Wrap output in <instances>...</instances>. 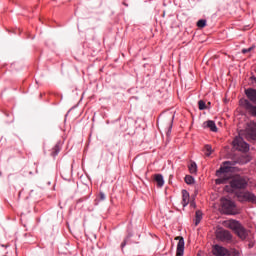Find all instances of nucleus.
<instances>
[{"label":"nucleus","mask_w":256,"mask_h":256,"mask_svg":"<svg viewBox=\"0 0 256 256\" xmlns=\"http://www.w3.org/2000/svg\"><path fill=\"white\" fill-rule=\"evenodd\" d=\"M251 161V156L243 154L230 161H225L222 163L220 169L216 172L218 177L215 182L216 185H225V183H230V187L235 189H245L247 187V178L243 176H233L231 173L239 171L235 165H245Z\"/></svg>","instance_id":"f257e3e1"},{"label":"nucleus","mask_w":256,"mask_h":256,"mask_svg":"<svg viewBox=\"0 0 256 256\" xmlns=\"http://www.w3.org/2000/svg\"><path fill=\"white\" fill-rule=\"evenodd\" d=\"M226 226L228 227V229H232V231H234V233H236L239 239H242V241H245V239H247L249 232L247 231V229H245V227H243V225H241V223H239V221L229 220L228 222H226Z\"/></svg>","instance_id":"f03ea898"},{"label":"nucleus","mask_w":256,"mask_h":256,"mask_svg":"<svg viewBox=\"0 0 256 256\" xmlns=\"http://www.w3.org/2000/svg\"><path fill=\"white\" fill-rule=\"evenodd\" d=\"M238 201L241 203H254L256 205V195L249 191H241L236 193Z\"/></svg>","instance_id":"7ed1b4c3"},{"label":"nucleus","mask_w":256,"mask_h":256,"mask_svg":"<svg viewBox=\"0 0 256 256\" xmlns=\"http://www.w3.org/2000/svg\"><path fill=\"white\" fill-rule=\"evenodd\" d=\"M221 207L226 215H235V202L227 198H221Z\"/></svg>","instance_id":"20e7f679"},{"label":"nucleus","mask_w":256,"mask_h":256,"mask_svg":"<svg viewBox=\"0 0 256 256\" xmlns=\"http://www.w3.org/2000/svg\"><path fill=\"white\" fill-rule=\"evenodd\" d=\"M216 238L223 243H231V241H233V235H231L229 230L225 229L216 230Z\"/></svg>","instance_id":"39448f33"},{"label":"nucleus","mask_w":256,"mask_h":256,"mask_svg":"<svg viewBox=\"0 0 256 256\" xmlns=\"http://www.w3.org/2000/svg\"><path fill=\"white\" fill-rule=\"evenodd\" d=\"M234 149L236 151H242L243 153H246V151H249V144L243 141V138L236 137L234 141L232 142Z\"/></svg>","instance_id":"423d86ee"},{"label":"nucleus","mask_w":256,"mask_h":256,"mask_svg":"<svg viewBox=\"0 0 256 256\" xmlns=\"http://www.w3.org/2000/svg\"><path fill=\"white\" fill-rule=\"evenodd\" d=\"M212 253L215 256H231V251H229V249L218 244H215L212 247Z\"/></svg>","instance_id":"0eeeda50"},{"label":"nucleus","mask_w":256,"mask_h":256,"mask_svg":"<svg viewBox=\"0 0 256 256\" xmlns=\"http://www.w3.org/2000/svg\"><path fill=\"white\" fill-rule=\"evenodd\" d=\"M246 139L248 141H255L256 140V124L252 123L249 124L245 130Z\"/></svg>","instance_id":"6e6552de"},{"label":"nucleus","mask_w":256,"mask_h":256,"mask_svg":"<svg viewBox=\"0 0 256 256\" xmlns=\"http://www.w3.org/2000/svg\"><path fill=\"white\" fill-rule=\"evenodd\" d=\"M175 240L178 241L176 256H183L185 251V239L182 236H177Z\"/></svg>","instance_id":"1a4fd4ad"},{"label":"nucleus","mask_w":256,"mask_h":256,"mask_svg":"<svg viewBox=\"0 0 256 256\" xmlns=\"http://www.w3.org/2000/svg\"><path fill=\"white\" fill-rule=\"evenodd\" d=\"M243 107H245V109L247 111H249L251 113V115H253L254 117H256V106H254L253 104L250 103L249 100H244L242 102Z\"/></svg>","instance_id":"9d476101"},{"label":"nucleus","mask_w":256,"mask_h":256,"mask_svg":"<svg viewBox=\"0 0 256 256\" xmlns=\"http://www.w3.org/2000/svg\"><path fill=\"white\" fill-rule=\"evenodd\" d=\"M245 94L249 99V101H251V103H254L256 105V90L253 88H248L245 90Z\"/></svg>","instance_id":"9b49d317"},{"label":"nucleus","mask_w":256,"mask_h":256,"mask_svg":"<svg viewBox=\"0 0 256 256\" xmlns=\"http://www.w3.org/2000/svg\"><path fill=\"white\" fill-rule=\"evenodd\" d=\"M182 205L183 207L189 205V192H187V190H182Z\"/></svg>","instance_id":"f8f14e48"},{"label":"nucleus","mask_w":256,"mask_h":256,"mask_svg":"<svg viewBox=\"0 0 256 256\" xmlns=\"http://www.w3.org/2000/svg\"><path fill=\"white\" fill-rule=\"evenodd\" d=\"M154 181H156L158 187L165 185V180H163V175L161 174L154 175Z\"/></svg>","instance_id":"ddd939ff"},{"label":"nucleus","mask_w":256,"mask_h":256,"mask_svg":"<svg viewBox=\"0 0 256 256\" xmlns=\"http://www.w3.org/2000/svg\"><path fill=\"white\" fill-rule=\"evenodd\" d=\"M201 219H203V212L201 210H197L195 214V225H199L201 223Z\"/></svg>","instance_id":"4468645a"},{"label":"nucleus","mask_w":256,"mask_h":256,"mask_svg":"<svg viewBox=\"0 0 256 256\" xmlns=\"http://www.w3.org/2000/svg\"><path fill=\"white\" fill-rule=\"evenodd\" d=\"M206 123H207V127L210 130H212L214 133H217V125L215 124V122H213L212 120H209Z\"/></svg>","instance_id":"2eb2a0df"},{"label":"nucleus","mask_w":256,"mask_h":256,"mask_svg":"<svg viewBox=\"0 0 256 256\" xmlns=\"http://www.w3.org/2000/svg\"><path fill=\"white\" fill-rule=\"evenodd\" d=\"M188 169L190 173H197V163L191 162L190 165H188Z\"/></svg>","instance_id":"dca6fc26"},{"label":"nucleus","mask_w":256,"mask_h":256,"mask_svg":"<svg viewBox=\"0 0 256 256\" xmlns=\"http://www.w3.org/2000/svg\"><path fill=\"white\" fill-rule=\"evenodd\" d=\"M185 183H187V185H193V183H195V178H193V176L191 175H187L184 178Z\"/></svg>","instance_id":"f3484780"},{"label":"nucleus","mask_w":256,"mask_h":256,"mask_svg":"<svg viewBox=\"0 0 256 256\" xmlns=\"http://www.w3.org/2000/svg\"><path fill=\"white\" fill-rule=\"evenodd\" d=\"M197 27H199V29H203L204 27H207V20L205 19L198 20Z\"/></svg>","instance_id":"a211bd4d"},{"label":"nucleus","mask_w":256,"mask_h":256,"mask_svg":"<svg viewBox=\"0 0 256 256\" xmlns=\"http://www.w3.org/2000/svg\"><path fill=\"white\" fill-rule=\"evenodd\" d=\"M198 106H199L200 111H204V109H207V105L205 104V101H203V100H200L198 102Z\"/></svg>","instance_id":"6ab92c4d"},{"label":"nucleus","mask_w":256,"mask_h":256,"mask_svg":"<svg viewBox=\"0 0 256 256\" xmlns=\"http://www.w3.org/2000/svg\"><path fill=\"white\" fill-rule=\"evenodd\" d=\"M61 151V148H59V145H56L52 150L53 157L57 156L59 152Z\"/></svg>","instance_id":"aec40b11"},{"label":"nucleus","mask_w":256,"mask_h":256,"mask_svg":"<svg viewBox=\"0 0 256 256\" xmlns=\"http://www.w3.org/2000/svg\"><path fill=\"white\" fill-rule=\"evenodd\" d=\"M205 151H207L206 157H209L211 153H213V149L211 148V145H205Z\"/></svg>","instance_id":"412c9836"},{"label":"nucleus","mask_w":256,"mask_h":256,"mask_svg":"<svg viewBox=\"0 0 256 256\" xmlns=\"http://www.w3.org/2000/svg\"><path fill=\"white\" fill-rule=\"evenodd\" d=\"M231 255L230 256H241V252H239L238 250H233L232 252H230Z\"/></svg>","instance_id":"4be33fe9"},{"label":"nucleus","mask_w":256,"mask_h":256,"mask_svg":"<svg viewBox=\"0 0 256 256\" xmlns=\"http://www.w3.org/2000/svg\"><path fill=\"white\" fill-rule=\"evenodd\" d=\"M250 51H253V47H250V48H248V49H243L242 50V53H250Z\"/></svg>","instance_id":"5701e85b"},{"label":"nucleus","mask_w":256,"mask_h":256,"mask_svg":"<svg viewBox=\"0 0 256 256\" xmlns=\"http://www.w3.org/2000/svg\"><path fill=\"white\" fill-rule=\"evenodd\" d=\"M171 127H173V119H171V121H170V126L168 129L167 135H169V133H171Z\"/></svg>","instance_id":"b1692460"},{"label":"nucleus","mask_w":256,"mask_h":256,"mask_svg":"<svg viewBox=\"0 0 256 256\" xmlns=\"http://www.w3.org/2000/svg\"><path fill=\"white\" fill-rule=\"evenodd\" d=\"M125 245H127V239H125L122 243H121V249L125 248Z\"/></svg>","instance_id":"393cba45"},{"label":"nucleus","mask_w":256,"mask_h":256,"mask_svg":"<svg viewBox=\"0 0 256 256\" xmlns=\"http://www.w3.org/2000/svg\"><path fill=\"white\" fill-rule=\"evenodd\" d=\"M100 199L101 201H105V194L103 192L100 193Z\"/></svg>","instance_id":"a878e982"},{"label":"nucleus","mask_w":256,"mask_h":256,"mask_svg":"<svg viewBox=\"0 0 256 256\" xmlns=\"http://www.w3.org/2000/svg\"><path fill=\"white\" fill-rule=\"evenodd\" d=\"M191 207H195V203L194 202H191Z\"/></svg>","instance_id":"bb28decb"},{"label":"nucleus","mask_w":256,"mask_h":256,"mask_svg":"<svg viewBox=\"0 0 256 256\" xmlns=\"http://www.w3.org/2000/svg\"><path fill=\"white\" fill-rule=\"evenodd\" d=\"M249 247H250V248L253 247V244H249Z\"/></svg>","instance_id":"cd10ccee"}]
</instances>
